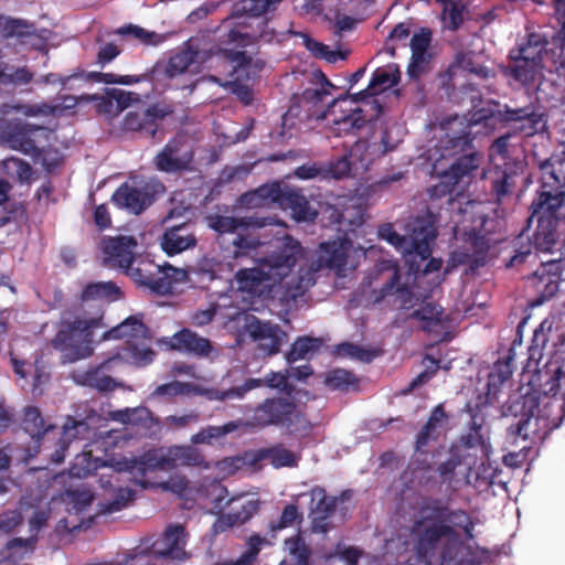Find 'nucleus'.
<instances>
[{"mask_svg": "<svg viewBox=\"0 0 565 565\" xmlns=\"http://www.w3.org/2000/svg\"><path fill=\"white\" fill-rule=\"evenodd\" d=\"M478 520L438 498H425L411 527L416 559L423 565H481L487 548L471 546Z\"/></svg>", "mask_w": 565, "mask_h": 565, "instance_id": "f257e3e1", "label": "nucleus"}, {"mask_svg": "<svg viewBox=\"0 0 565 565\" xmlns=\"http://www.w3.org/2000/svg\"><path fill=\"white\" fill-rule=\"evenodd\" d=\"M352 244L347 238H337L319 244L316 253L308 252L299 241L285 235L274 250L260 259L258 267L242 268L235 274L237 289L244 299H265L271 286L280 282L299 264V281L306 286L315 282V274L321 269L345 276Z\"/></svg>", "mask_w": 565, "mask_h": 565, "instance_id": "f03ea898", "label": "nucleus"}, {"mask_svg": "<svg viewBox=\"0 0 565 565\" xmlns=\"http://www.w3.org/2000/svg\"><path fill=\"white\" fill-rule=\"evenodd\" d=\"M540 181L535 196L530 204L527 222L536 223L530 242L515 248L507 267H518L537 252L552 253L557 246L565 226V151L552 154L539 162Z\"/></svg>", "mask_w": 565, "mask_h": 565, "instance_id": "7ed1b4c3", "label": "nucleus"}, {"mask_svg": "<svg viewBox=\"0 0 565 565\" xmlns=\"http://www.w3.org/2000/svg\"><path fill=\"white\" fill-rule=\"evenodd\" d=\"M502 414L513 417L515 423L508 427L512 444L521 438L529 445L544 440L552 430L558 428L565 416L557 399H541L534 393L511 395L503 406Z\"/></svg>", "mask_w": 565, "mask_h": 565, "instance_id": "20e7f679", "label": "nucleus"}, {"mask_svg": "<svg viewBox=\"0 0 565 565\" xmlns=\"http://www.w3.org/2000/svg\"><path fill=\"white\" fill-rule=\"evenodd\" d=\"M467 115L459 117L458 115L449 116L440 121H430L428 128L430 130H440V136L435 146L439 159H454L450 166H458L459 170L472 173L480 167L482 154L473 145L472 128L492 118V108H472Z\"/></svg>", "mask_w": 565, "mask_h": 565, "instance_id": "39448f33", "label": "nucleus"}, {"mask_svg": "<svg viewBox=\"0 0 565 565\" xmlns=\"http://www.w3.org/2000/svg\"><path fill=\"white\" fill-rule=\"evenodd\" d=\"M105 328L102 315L72 318L64 313L51 345L61 353L62 363H74L92 355L95 331Z\"/></svg>", "mask_w": 565, "mask_h": 565, "instance_id": "423d86ee", "label": "nucleus"}, {"mask_svg": "<svg viewBox=\"0 0 565 565\" xmlns=\"http://www.w3.org/2000/svg\"><path fill=\"white\" fill-rule=\"evenodd\" d=\"M247 425L257 429L268 427L286 429L291 435L306 434L311 429L307 415L289 395L266 397L250 407Z\"/></svg>", "mask_w": 565, "mask_h": 565, "instance_id": "0eeeda50", "label": "nucleus"}, {"mask_svg": "<svg viewBox=\"0 0 565 565\" xmlns=\"http://www.w3.org/2000/svg\"><path fill=\"white\" fill-rule=\"evenodd\" d=\"M429 218L415 217L407 224L405 235L398 234L391 223L380 226L379 235L388 244L401 250L405 256L409 269L417 271L419 265L415 267V259L418 257L420 262L431 256L433 244L437 236L435 226V216L429 210Z\"/></svg>", "mask_w": 565, "mask_h": 565, "instance_id": "6e6552de", "label": "nucleus"}, {"mask_svg": "<svg viewBox=\"0 0 565 565\" xmlns=\"http://www.w3.org/2000/svg\"><path fill=\"white\" fill-rule=\"evenodd\" d=\"M52 130L39 125L8 121L0 126V139L10 149L30 156L34 161L44 157Z\"/></svg>", "mask_w": 565, "mask_h": 565, "instance_id": "1a4fd4ad", "label": "nucleus"}, {"mask_svg": "<svg viewBox=\"0 0 565 565\" xmlns=\"http://www.w3.org/2000/svg\"><path fill=\"white\" fill-rule=\"evenodd\" d=\"M137 285L152 294L166 296L173 292L175 285L183 280L185 273L171 265H158L153 260L140 258L126 273Z\"/></svg>", "mask_w": 565, "mask_h": 565, "instance_id": "9d476101", "label": "nucleus"}, {"mask_svg": "<svg viewBox=\"0 0 565 565\" xmlns=\"http://www.w3.org/2000/svg\"><path fill=\"white\" fill-rule=\"evenodd\" d=\"M166 191L158 180L132 179L121 183L111 194V202L121 210L139 215Z\"/></svg>", "mask_w": 565, "mask_h": 565, "instance_id": "9b49d317", "label": "nucleus"}, {"mask_svg": "<svg viewBox=\"0 0 565 565\" xmlns=\"http://www.w3.org/2000/svg\"><path fill=\"white\" fill-rule=\"evenodd\" d=\"M280 0H242L238 12L223 21V28L228 30V44L248 45L257 38L255 33L243 31L250 26L249 18H256L266 13Z\"/></svg>", "mask_w": 565, "mask_h": 565, "instance_id": "f8f14e48", "label": "nucleus"}, {"mask_svg": "<svg viewBox=\"0 0 565 565\" xmlns=\"http://www.w3.org/2000/svg\"><path fill=\"white\" fill-rule=\"evenodd\" d=\"M262 66V63L253 62L242 52L228 53L227 50H223L215 54L207 52V62L203 70L215 71L224 76H236V79L241 81L255 76Z\"/></svg>", "mask_w": 565, "mask_h": 565, "instance_id": "ddd939ff", "label": "nucleus"}, {"mask_svg": "<svg viewBox=\"0 0 565 565\" xmlns=\"http://www.w3.org/2000/svg\"><path fill=\"white\" fill-rule=\"evenodd\" d=\"M194 158V148L185 134H177L154 157L153 163L159 171L167 173L189 169Z\"/></svg>", "mask_w": 565, "mask_h": 565, "instance_id": "4468645a", "label": "nucleus"}, {"mask_svg": "<svg viewBox=\"0 0 565 565\" xmlns=\"http://www.w3.org/2000/svg\"><path fill=\"white\" fill-rule=\"evenodd\" d=\"M564 270L565 265L562 259H551L542 262L529 277L531 286L537 294V298L533 301L534 306H541L557 294Z\"/></svg>", "mask_w": 565, "mask_h": 565, "instance_id": "2eb2a0df", "label": "nucleus"}, {"mask_svg": "<svg viewBox=\"0 0 565 565\" xmlns=\"http://www.w3.org/2000/svg\"><path fill=\"white\" fill-rule=\"evenodd\" d=\"M471 175L472 173L459 170L458 166H449L448 169L440 172L438 183L434 184L428 190L430 204L427 206L426 215H424L423 217L429 218L428 214L430 210L435 216L436 224L438 220L435 210L438 209V206L435 205V202L437 200L446 198L447 203L451 205L455 201L454 193L458 194L460 192V190L458 189L460 184L469 183Z\"/></svg>", "mask_w": 565, "mask_h": 565, "instance_id": "dca6fc26", "label": "nucleus"}, {"mask_svg": "<svg viewBox=\"0 0 565 565\" xmlns=\"http://www.w3.org/2000/svg\"><path fill=\"white\" fill-rule=\"evenodd\" d=\"M401 79V71L396 64H387L374 71L369 86L358 93H347L343 97L338 98L337 102H349L350 104H370L371 98L375 95L384 93L385 90L394 87Z\"/></svg>", "mask_w": 565, "mask_h": 565, "instance_id": "f3484780", "label": "nucleus"}, {"mask_svg": "<svg viewBox=\"0 0 565 565\" xmlns=\"http://www.w3.org/2000/svg\"><path fill=\"white\" fill-rule=\"evenodd\" d=\"M207 62V52L198 51L193 44L188 41L171 54L163 65V74L168 78H175L186 72H200Z\"/></svg>", "mask_w": 565, "mask_h": 565, "instance_id": "a211bd4d", "label": "nucleus"}, {"mask_svg": "<svg viewBox=\"0 0 565 565\" xmlns=\"http://www.w3.org/2000/svg\"><path fill=\"white\" fill-rule=\"evenodd\" d=\"M137 241L134 236H106L100 242L104 260L113 267L127 270L135 263Z\"/></svg>", "mask_w": 565, "mask_h": 565, "instance_id": "6ab92c4d", "label": "nucleus"}, {"mask_svg": "<svg viewBox=\"0 0 565 565\" xmlns=\"http://www.w3.org/2000/svg\"><path fill=\"white\" fill-rule=\"evenodd\" d=\"M160 342L168 350L196 358H209L214 351L212 342L207 338L201 337L188 328L181 329L171 337L161 339Z\"/></svg>", "mask_w": 565, "mask_h": 565, "instance_id": "aec40b11", "label": "nucleus"}, {"mask_svg": "<svg viewBox=\"0 0 565 565\" xmlns=\"http://www.w3.org/2000/svg\"><path fill=\"white\" fill-rule=\"evenodd\" d=\"M311 495V530L315 533L326 534L329 532L331 524L330 518L334 514L339 499L329 497L324 488L316 486L310 490Z\"/></svg>", "mask_w": 565, "mask_h": 565, "instance_id": "412c9836", "label": "nucleus"}, {"mask_svg": "<svg viewBox=\"0 0 565 565\" xmlns=\"http://www.w3.org/2000/svg\"><path fill=\"white\" fill-rule=\"evenodd\" d=\"M335 86L330 83L327 77L321 73L317 72L312 75L310 85L305 88L300 94L296 93L292 97L295 105H334L338 104V98L343 97L345 94L335 96Z\"/></svg>", "mask_w": 565, "mask_h": 565, "instance_id": "4be33fe9", "label": "nucleus"}, {"mask_svg": "<svg viewBox=\"0 0 565 565\" xmlns=\"http://www.w3.org/2000/svg\"><path fill=\"white\" fill-rule=\"evenodd\" d=\"M278 196L275 204H278L282 210H289L292 218L297 222H313L317 218L318 212L310 206L301 189L279 183Z\"/></svg>", "mask_w": 565, "mask_h": 565, "instance_id": "5701e85b", "label": "nucleus"}, {"mask_svg": "<svg viewBox=\"0 0 565 565\" xmlns=\"http://www.w3.org/2000/svg\"><path fill=\"white\" fill-rule=\"evenodd\" d=\"M385 108H370L366 114L364 108H351V113L333 120V130L338 136L358 134L363 129L373 130L377 118L383 115Z\"/></svg>", "mask_w": 565, "mask_h": 565, "instance_id": "b1692460", "label": "nucleus"}, {"mask_svg": "<svg viewBox=\"0 0 565 565\" xmlns=\"http://www.w3.org/2000/svg\"><path fill=\"white\" fill-rule=\"evenodd\" d=\"M247 332L254 341L258 342L259 349L267 355L277 354L282 341L287 338V333L278 326L262 322L257 319L248 323Z\"/></svg>", "mask_w": 565, "mask_h": 565, "instance_id": "393cba45", "label": "nucleus"}, {"mask_svg": "<svg viewBox=\"0 0 565 565\" xmlns=\"http://www.w3.org/2000/svg\"><path fill=\"white\" fill-rule=\"evenodd\" d=\"M543 50L539 46L527 45L514 58L512 73L515 79L526 84L533 82L542 72Z\"/></svg>", "mask_w": 565, "mask_h": 565, "instance_id": "a878e982", "label": "nucleus"}, {"mask_svg": "<svg viewBox=\"0 0 565 565\" xmlns=\"http://www.w3.org/2000/svg\"><path fill=\"white\" fill-rule=\"evenodd\" d=\"M173 108H145L142 111H130L122 124L125 130L142 131L154 137L158 130V120L172 113Z\"/></svg>", "mask_w": 565, "mask_h": 565, "instance_id": "bb28decb", "label": "nucleus"}, {"mask_svg": "<svg viewBox=\"0 0 565 565\" xmlns=\"http://www.w3.org/2000/svg\"><path fill=\"white\" fill-rule=\"evenodd\" d=\"M209 226L218 234L235 233L238 228H262L275 224L274 217L245 216L234 217L220 214L207 216Z\"/></svg>", "mask_w": 565, "mask_h": 565, "instance_id": "cd10ccee", "label": "nucleus"}, {"mask_svg": "<svg viewBox=\"0 0 565 565\" xmlns=\"http://www.w3.org/2000/svg\"><path fill=\"white\" fill-rule=\"evenodd\" d=\"M466 242L470 245L471 253L456 254L457 260L461 264H468L472 268L484 266L488 262V254L491 246L489 236L472 230L467 233Z\"/></svg>", "mask_w": 565, "mask_h": 565, "instance_id": "c85d7f7f", "label": "nucleus"}, {"mask_svg": "<svg viewBox=\"0 0 565 565\" xmlns=\"http://www.w3.org/2000/svg\"><path fill=\"white\" fill-rule=\"evenodd\" d=\"M195 244L194 233L185 223L167 228L161 238V247L170 256L180 254Z\"/></svg>", "mask_w": 565, "mask_h": 565, "instance_id": "c756f323", "label": "nucleus"}, {"mask_svg": "<svg viewBox=\"0 0 565 565\" xmlns=\"http://www.w3.org/2000/svg\"><path fill=\"white\" fill-rule=\"evenodd\" d=\"M448 415L445 412L444 405L438 404L430 413V416L423 428L416 436L415 450L424 452V448L430 440H436L440 435L444 426L447 424Z\"/></svg>", "mask_w": 565, "mask_h": 565, "instance_id": "7c9ffc66", "label": "nucleus"}, {"mask_svg": "<svg viewBox=\"0 0 565 565\" xmlns=\"http://www.w3.org/2000/svg\"><path fill=\"white\" fill-rule=\"evenodd\" d=\"M117 360L118 356H113L98 366L87 370L81 376V384L97 390L100 393L113 392L119 384L111 376L107 375L105 371H109L113 363Z\"/></svg>", "mask_w": 565, "mask_h": 565, "instance_id": "2f4dec72", "label": "nucleus"}, {"mask_svg": "<svg viewBox=\"0 0 565 565\" xmlns=\"http://www.w3.org/2000/svg\"><path fill=\"white\" fill-rule=\"evenodd\" d=\"M430 32L427 30H420L413 35L411 40L412 61L407 68L409 77L417 78L428 63L430 58V53L428 52Z\"/></svg>", "mask_w": 565, "mask_h": 565, "instance_id": "473e14b6", "label": "nucleus"}, {"mask_svg": "<svg viewBox=\"0 0 565 565\" xmlns=\"http://www.w3.org/2000/svg\"><path fill=\"white\" fill-rule=\"evenodd\" d=\"M168 460L170 469L178 467H199L209 469L210 465L205 461L202 451L191 445L171 446L168 447Z\"/></svg>", "mask_w": 565, "mask_h": 565, "instance_id": "72a5a7b5", "label": "nucleus"}, {"mask_svg": "<svg viewBox=\"0 0 565 565\" xmlns=\"http://www.w3.org/2000/svg\"><path fill=\"white\" fill-rule=\"evenodd\" d=\"M279 194V183L273 182L258 186L255 190L241 194L236 201V205L245 209H260L275 204Z\"/></svg>", "mask_w": 565, "mask_h": 565, "instance_id": "f704fd0d", "label": "nucleus"}, {"mask_svg": "<svg viewBox=\"0 0 565 565\" xmlns=\"http://www.w3.org/2000/svg\"><path fill=\"white\" fill-rule=\"evenodd\" d=\"M185 537L184 526L180 524L168 526L161 541L157 543L161 545L157 553L163 557L182 558L185 555Z\"/></svg>", "mask_w": 565, "mask_h": 565, "instance_id": "c9c22d12", "label": "nucleus"}, {"mask_svg": "<svg viewBox=\"0 0 565 565\" xmlns=\"http://www.w3.org/2000/svg\"><path fill=\"white\" fill-rule=\"evenodd\" d=\"M168 460V449L151 450L145 452L140 458L131 460L127 463L126 469L130 472L138 471L145 475L148 470H169L170 462Z\"/></svg>", "mask_w": 565, "mask_h": 565, "instance_id": "e433bc0d", "label": "nucleus"}, {"mask_svg": "<svg viewBox=\"0 0 565 565\" xmlns=\"http://www.w3.org/2000/svg\"><path fill=\"white\" fill-rule=\"evenodd\" d=\"M148 334V328L135 316L128 317L120 324L107 330L103 338L104 339H122L127 338V341L146 338Z\"/></svg>", "mask_w": 565, "mask_h": 565, "instance_id": "4c0bfd02", "label": "nucleus"}, {"mask_svg": "<svg viewBox=\"0 0 565 565\" xmlns=\"http://www.w3.org/2000/svg\"><path fill=\"white\" fill-rule=\"evenodd\" d=\"M21 425L23 430L36 441H39L46 433L55 428L54 425L47 424L44 420L41 411L36 406H28L24 408Z\"/></svg>", "mask_w": 565, "mask_h": 565, "instance_id": "58836bf2", "label": "nucleus"}, {"mask_svg": "<svg viewBox=\"0 0 565 565\" xmlns=\"http://www.w3.org/2000/svg\"><path fill=\"white\" fill-rule=\"evenodd\" d=\"M122 296L120 288L114 281H97L87 284L81 294L83 301L106 300L116 301Z\"/></svg>", "mask_w": 565, "mask_h": 565, "instance_id": "ea45409f", "label": "nucleus"}, {"mask_svg": "<svg viewBox=\"0 0 565 565\" xmlns=\"http://www.w3.org/2000/svg\"><path fill=\"white\" fill-rule=\"evenodd\" d=\"M323 383L332 391L350 392L359 390L360 379L351 371L333 369L326 373Z\"/></svg>", "mask_w": 565, "mask_h": 565, "instance_id": "a19ab883", "label": "nucleus"}, {"mask_svg": "<svg viewBox=\"0 0 565 565\" xmlns=\"http://www.w3.org/2000/svg\"><path fill=\"white\" fill-rule=\"evenodd\" d=\"M529 108H505V113L510 118L519 117V124L516 128L521 130L525 136H532L541 131L545 127V119L543 114H536L535 111L526 113Z\"/></svg>", "mask_w": 565, "mask_h": 565, "instance_id": "79ce46f5", "label": "nucleus"}, {"mask_svg": "<svg viewBox=\"0 0 565 565\" xmlns=\"http://www.w3.org/2000/svg\"><path fill=\"white\" fill-rule=\"evenodd\" d=\"M557 317H546L540 326L534 330L532 343L529 347V360L539 362L543 356V350L548 342V334L551 333Z\"/></svg>", "mask_w": 565, "mask_h": 565, "instance_id": "37998d69", "label": "nucleus"}, {"mask_svg": "<svg viewBox=\"0 0 565 565\" xmlns=\"http://www.w3.org/2000/svg\"><path fill=\"white\" fill-rule=\"evenodd\" d=\"M192 390L193 385L191 383L171 381L157 386L149 395V399L162 403H173L175 397L185 396L190 394Z\"/></svg>", "mask_w": 565, "mask_h": 565, "instance_id": "c03bdc74", "label": "nucleus"}, {"mask_svg": "<svg viewBox=\"0 0 565 565\" xmlns=\"http://www.w3.org/2000/svg\"><path fill=\"white\" fill-rule=\"evenodd\" d=\"M399 295L402 297L407 296L409 299L412 292L407 286L401 284V276L397 269L393 271L390 279L383 284L380 289H373L371 298L373 303H380L390 296Z\"/></svg>", "mask_w": 565, "mask_h": 565, "instance_id": "a18cd8bd", "label": "nucleus"}, {"mask_svg": "<svg viewBox=\"0 0 565 565\" xmlns=\"http://www.w3.org/2000/svg\"><path fill=\"white\" fill-rule=\"evenodd\" d=\"M321 345L322 341L319 338L299 337L291 344L290 350L286 354V360L288 363H295L296 361L307 359L318 352Z\"/></svg>", "mask_w": 565, "mask_h": 565, "instance_id": "49530a36", "label": "nucleus"}, {"mask_svg": "<svg viewBox=\"0 0 565 565\" xmlns=\"http://www.w3.org/2000/svg\"><path fill=\"white\" fill-rule=\"evenodd\" d=\"M87 425L83 420H75L74 418L70 417L63 425V438L58 439L57 448L54 450V452L51 455V461L54 463H61L65 459V451L68 447V443L77 438V433L79 428H86Z\"/></svg>", "mask_w": 565, "mask_h": 565, "instance_id": "de8ad7c7", "label": "nucleus"}, {"mask_svg": "<svg viewBox=\"0 0 565 565\" xmlns=\"http://www.w3.org/2000/svg\"><path fill=\"white\" fill-rule=\"evenodd\" d=\"M511 358L498 360L488 375V395L495 396L501 386L511 377L513 370Z\"/></svg>", "mask_w": 565, "mask_h": 565, "instance_id": "09e8293b", "label": "nucleus"}, {"mask_svg": "<svg viewBox=\"0 0 565 565\" xmlns=\"http://www.w3.org/2000/svg\"><path fill=\"white\" fill-rule=\"evenodd\" d=\"M441 308L434 303H425L411 313V318L420 321V329L427 332L434 331L441 326Z\"/></svg>", "mask_w": 565, "mask_h": 565, "instance_id": "8fccbe9b", "label": "nucleus"}, {"mask_svg": "<svg viewBox=\"0 0 565 565\" xmlns=\"http://www.w3.org/2000/svg\"><path fill=\"white\" fill-rule=\"evenodd\" d=\"M117 34L120 35H127L135 39L138 43L143 45H152L157 46L163 43L167 40L166 34H160L153 31H149L145 28H141L139 25L129 24L122 28H119L116 31Z\"/></svg>", "mask_w": 565, "mask_h": 565, "instance_id": "3c124183", "label": "nucleus"}, {"mask_svg": "<svg viewBox=\"0 0 565 565\" xmlns=\"http://www.w3.org/2000/svg\"><path fill=\"white\" fill-rule=\"evenodd\" d=\"M259 382L255 380H246L242 385L233 386L228 390L212 388L206 391L209 399L226 401L242 399L252 390L258 388Z\"/></svg>", "mask_w": 565, "mask_h": 565, "instance_id": "603ef678", "label": "nucleus"}, {"mask_svg": "<svg viewBox=\"0 0 565 565\" xmlns=\"http://www.w3.org/2000/svg\"><path fill=\"white\" fill-rule=\"evenodd\" d=\"M237 427V424L234 422H228L223 426H207L199 430L196 434L192 435L191 443L194 445H211L213 440L226 436L227 434L236 430Z\"/></svg>", "mask_w": 565, "mask_h": 565, "instance_id": "864d4df0", "label": "nucleus"}, {"mask_svg": "<svg viewBox=\"0 0 565 565\" xmlns=\"http://www.w3.org/2000/svg\"><path fill=\"white\" fill-rule=\"evenodd\" d=\"M516 173L508 170L497 169L491 180V189L495 194L498 201L503 200L505 196L511 195L515 186Z\"/></svg>", "mask_w": 565, "mask_h": 565, "instance_id": "5fc2aeb1", "label": "nucleus"}, {"mask_svg": "<svg viewBox=\"0 0 565 565\" xmlns=\"http://www.w3.org/2000/svg\"><path fill=\"white\" fill-rule=\"evenodd\" d=\"M125 352V358L137 366L150 364L156 356V352L150 347L137 344L131 341H127Z\"/></svg>", "mask_w": 565, "mask_h": 565, "instance_id": "6e6d98bb", "label": "nucleus"}, {"mask_svg": "<svg viewBox=\"0 0 565 565\" xmlns=\"http://www.w3.org/2000/svg\"><path fill=\"white\" fill-rule=\"evenodd\" d=\"M2 173L9 174L11 170L15 172L18 181L23 183H30L33 170L29 162L20 158H8L1 162Z\"/></svg>", "mask_w": 565, "mask_h": 565, "instance_id": "4d7b16f0", "label": "nucleus"}, {"mask_svg": "<svg viewBox=\"0 0 565 565\" xmlns=\"http://www.w3.org/2000/svg\"><path fill=\"white\" fill-rule=\"evenodd\" d=\"M36 536L32 535L26 539L14 537L6 544V556L8 558H22L24 555L34 551Z\"/></svg>", "mask_w": 565, "mask_h": 565, "instance_id": "13d9d810", "label": "nucleus"}, {"mask_svg": "<svg viewBox=\"0 0 565 565\" xmlns=\"http://www.w3.org/2000/svg\"><path fill=\"white\" fill-rule=\"evenodd\" d=\"M297 521H302V512L299 511V508L296 504L289 503L282 509L279 520L277 522H270L269 532L274 536L277 531L290 527Z\"/></svg>", "mask_w": 565, "mask_h": 565, "instance_id": "bf43d9fd", "label": "nucleus"}, {"mask_svg": "<svg viewBox=\"0 0 565 565\" xmlns=\"http://www.w3.org/2000/svg\"><path fill=\"white\" fill-rule=\"evenodd\" d=\"M303 44L315 57L322 58L329 63H334L338 60L344 58L340 52L331 50L328 45L318 42L308 35H303Z\"/></svg>", "mask_w": 565, "mask_h": 565, "instance_id": "052dcab7", "label": "nucleus"}, {"mask_svg": "<svg viewBox=\"0 0 565 565\" xmlns=\"http://www.w3.org/2000/svg\"><path fill=\"white\" fill-rule=\"evenodd\" d=\"M266 457L275 468L296 467L298 463L295 454L281 445L267 449Z\"/></svg>", "mask_w": 565, "mask_h": 565, "instance_id": "680f3d73", "label": "nucleus"}, {"mask_svg": "<svg viewBox=\"0 0 565 565\" xmlns=\"http://www.w3.org/2000/svg\"><path fill=\"white\" fill-rule=\"evenodd\" d=\"M288 377H289V375H288L287 371H285V372L270 371V372H268L265 375L264 379H253V377H250L249 380L258 381L259 382L258 387L266 386V387L271 388V390H278V391H281V392H289Z\"/></svg>", "mask_w": 565, "mask_h": 565, "instance_id": "e2e57ef3", "label": "nucleus"}, {"mask_svg": "<svg viewBox=\"0 0 565 565\" xmlns=\"http://www.w3.org/2000/svg\"><path fill=\"white\" fill-rule=\"evenodd\" d=\"M135 497V491L128 488H119L115 498L110 501H107L103 504V512L105 513H114L122 510L127 507V503L132 501Z\"/></svg>", "mask_w": 565, "mask_h": 565, "instance_id": "0e129e2a", "label": "nucleus"}, {"mask_svg": "<svg viewBox=\"0 0 565 565\" xmlns=\"http://www.w3.org/2000/svg\"><path fill=\"white\" fill-rule=\"evenodd\" d=\"M151 412L146 407L126 408L114 413V419L122 424H137L151 417Z\"/></svg>", "mask_w": 565, "mask_h": 565, "instance_id": "69168bd1", "label": "nucleus"}, {"mask_svg": "<svg viewBox=\"0 0 565 565\" xmlns=\"http://www.w3.org/2000/svg\"><path fill=\"white\" fill-rule=\"evenodd\" d=\"M338 352L340 355L349 356L363 362H371L374 358V353L372 351L350 342L339 344Z\"/></svg>", "mask_w": 565, "mask_h": 565, "instance_id": "338daca9", "label": "nucleus"}, {"mask_svg": "<svg viewBox=\"0 0 565 565\" xmlns=\"http://www.w3.org/2000/svg\"><path fill=\"white\" fill-rule=\"evenodd\" d=\"M351 171V162L347 156H342L328 163L324 168V178L342 179L349 175Z\"/></svg>", "mask_w": 565, "mask_h": 565, "instance_id": "774afa93", "label": "nucleus"}]
</instances>
